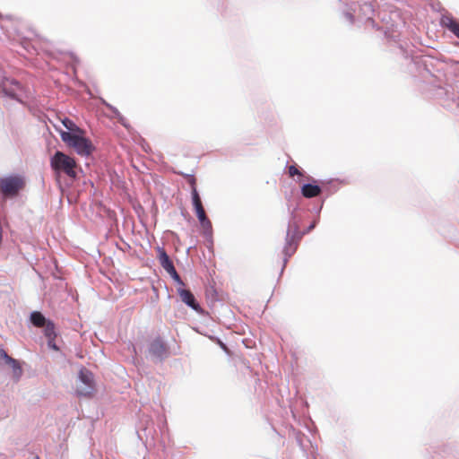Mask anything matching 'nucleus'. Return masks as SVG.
Wrapping results in <instances>:
<instances>
[{
  "mask_svg": "<svg viewBox=\"0 0 459 459\" xmlns=\"http://www.w3.org/2000/svg\"><path fill=\"white\" fill-rule=\"evenodd\" d=\"M293 210L290 212V219L288 223V229L286 231V237H285V245L282 249L283 253V261H282V267L281 269L280 274L281 275L283 273L284 268L289 261V259L295 254L297 251L299 241L301 240L302 237L312 231L316 224L317 220H315L307 228L306 230L300 231L299 226L298 222L296 221V214Z\"/></svg>",
  "mask_w": 459,
  "mask_h": 459,
  "instance_id": "f257e3e1",
  "label": "nucleus"
},
{
  "mask_svg": "<svg viewBox=\"0 0 459 459\" xmlns=\"http://www.w3.org/2000/svg\"><path fill=\"white\" fill-rule=\"evenodd\" d=\"M0 97H7L17 102L23 103L28 98L25 88L15 79L7 77L0 65Z\"/></svg>",
  "mask_w": 459,
  "mask_h": 459,
  "instance_id": "f03ea898",
  "label": "nucleus"
},
{
  "mask_svg": "<svg viewBox=\"0 0 459 459\" xmlns=\"http://www.w3.org/2000/svg\"><path fill=\"white\" fill-rule=\"evenodd\" d=\"M359 11L358 18L365 19L366 22H368L372 28H376L378 30V27L376 25V22L373 20L372 15L374 14V8L371 3L363 2L362 4H351L350 5H346L345 9L342 11V14L344 18L350 24L354 22V14Z\"/></svg>",
  "mask_w": 459,
  "mask_h": 459,
  "instance_id": "7ed1b4c3",
  "label": "nucleus"
},
{
  "mask_svg": "<svg viewBox=\"0 0 459 459\" xmlns=\"http://www.w3.org/2000/svg\"><path fill=\"white\" fill-rule=\"evenodd\" d=\"M50 166L56 173H65L70 178H76V162L74 159L63 152L56 151L50 158Z\"/></svg>",
  "mask_w": 459,
  "mask_h": 459,
  "instance_id": "20e7f679",
  "label": "nucleus"
},
{
  "mask_svg": "<svg viewBox=\"0 0 459 459\" xmlns=\"http://www.w3.org/2000/svg\"><path fill=\"white\" fill-rule=\"evenodd\" d=\"M23 176L15 174L0 178V192L6 197H15L25 187Z\"/></svg>",
  "mask_w": 459,
  "mask_h": 459,
  "instance_id": "39448f33",
  "label": "nucleus"
},
{
  "mask_svg": "<svg viewBox=\"0 0 459 459\" xmlns=\"http://www.w3.org/2000/svg\"><path fill=\"white\" fill-rule=\"evenodd\" d=\"M95 390L94 376L91 370L82 368L78 373L76 393L80 396H90Z\"/></svg>",
  "mask_w": 459,
  "mask_h": 459,
  "instance_id": "423d86ee",
  "label": "nucleus"
},
{
  "mask_svg": "<svg viewBox=\"0 0 459 459\" xmlns=\"http://www.w3.org/2000/svg\"><path fill=\"white\" fill-rule=\"evenodd\" d=\"M68 146L73 147L81 156H88L94 151V146L90 139L85 136V132L77 134L64 141Z\"/></svg>",
  "mask_w": 459,
  "mask_h": 459,
  "instance_id": "0eeeda50",
  "label": "nucleus"
},
{
  "mask_svg": "<svg viewBox=\"0 0 459 459\" xmlns=\"http://www.w3.org/2000/svg\"><path fill=\"white\" fill-rule=\"evenodd\" d=\"M148 352L158 362H162L168 357V349L160 337L150 342Z\"/></svg>",
  "mask_w": 459,
  "mask_h": 459,
  "instance_id": "6e6552de",
  "label": "nucleus"
},
{
  "mask_svg": "<svg viewBox=\"0 0 459 459\" xmlns=\"http://www.w3.org/2000/svg\"><path fill=\"white\" fill-rule=\"evenodd\" d=\"M178 293L182 300L187 307L192 308L194 311L198 313L199 315H204V310L201 307L195 295L191 292V290L178 288Z\"/></svg>",
  "mask_w": 459,
  "mask_h": 459,
  "instance_id": "1a4fd4ad",
  "label": "nucleus"
},
{
  "mask_svg": "<svg viewBox=\"0 0 459 459\" xmlns=\"http://www.w3.org/2000/svg\"><path fill=\"white\" fill-rule=\"evenodd\" d=\"M195 212L203 229L204 237L208 242L212 244V224L210 219L207 217L204 209L199 208V210H195Z\"/></svg>",
  "mask_w": 459,
  "mask_h": 459,
  "instance_id": "9d476101",
  "label": "nucleus"
},
{
  "mask_svg": "<svg viewBox=\"0 0 459 459\" xmlns=\"http://www.w3.org/2000/svg\"><path fill=\"white\" fill-rule=\"evenodd\" d=\"M62 124L65 126V130H60V137L62 141L64 142L66 139H69L70 137L82 133V129L79 127L73 120H71L68 117H65L62 120Z\"/></svg>",
  "mask_w": 459,
  "mask_h": 459,
  "instance_id": "9b49d317",
  "label": "nucleus"
},
{
  "mask_svg": "<svg viewBox=\"0 0 459 459\" xmlns=\"http://www.w3.org/2000/svg\"><path fill=\"white\" fill-rule=\"evenodd\" d=\"M180 174L182 176H184L185 178H188V183L191 186L192 204L194 206L195 211L199 210V208H204L202 201H201V197L196 189V186H195L196 182H195V178L194 175L184 174V173H180Z\"/></svg>",
  "mask_w": 459,
  "mask_h": 459,
  "instance_id": "f8f14e48",
  "label": "nucleus"
},
{
  "mask_svg": "<svg viewBox=\"0 0 459 459\" xmlns=\"http://www.w3.org/2000/svg\"><path fill=\"white\" fill-rule=\"evenodd\" d=\"M440 24L459 39V20L455 19L449 13H446L441 16Z\"/></svg>",
  "mask_w": 459,
  "mask_h": 459,
  "instance_id": "ddd939ff",
  "label": "nucleus"
},
{
  "mask_svg": "<svg viewBox=\"0 0 459 459\" xmlns=\"http://www.w3.org/2000/svg\"><path fill=\"white\" fill-rule=\"evenodd\" d=\"M300 192L305 198H313L320 195L323 193V188L320 184H316V181L313 179V183L303 184Z\"/></svg>",
  "mask_w": 459,
  "mask_h": 459,
  "instance_id": "4468645a",
  "label": "nucleus"
},
{
  "mask_svg": "<svg viewBox=\"0 0 459 459\" xmlns=\"http://www.w3.org/2000/svg\"><path fill=\"white\" fill-rule=\"evenodd\" d=\"M320 186L327 196L332 195L339 190L340 182L337 179L322 180Z\"/></svg>",
  "mask_w": 459,
  "mask_h": 459,
  "instance_id": "2eb2a0df",
  "label": "nucleus"
},
{
  "mask_svg": "<svg viewBox=\"0 0 459 459\" xmlns=\"http://www.w3.org/2000/svg\"><path fill=\"white\" fill-rule=\"evenodd\" d=\"M157 253L159 262L164 270L169 269L174 265L172 260L169 258V255L163 247H158Z\"/></svg>",
  "mask_w": 459,
  "mask_h": 459,
  "instance_id": "dca6fc26",
  "label": "nucleus"
},
{
  "mask_svg": "<svg viewBox=\"0 0 459 459\" xmlns=\"http://www.w3.org/2000/svg\"><path fill=\"white\" fill-rule=\"evenodd\" d=\"M384 30L385 36L386 39L393 40L394 42L400 41V32L398 30V25L394 26V24L389 25L388 23H386L385 26L384 27Z\"/></svg>",
  "mask_w": 459,
  "mask_h": 459,
  "instance_id": "f3484780",
  "label": "nucleus"
},
{
  "mask_svg": "<svg viewBox=\"0 0 459 459\" xmlns=\"http://www.w3.org/2000/svg\"><path fill=\"white\" fill-rule=\"evenodd\" d=\"M48 320L40 311H32L30 315V322L36 327H43Z\"/></svg>",
  "mask_w": 459,
  "mask_h": 459,
  "instance_id": "a211bd4d",
  "label": "nucleus"
},
{
  "mask_svg": "<svg viewBox=\"0 0 459 459\" xmlns=\"http://www.w3.org/2000/svg\"><path fill=\"white\" fill-rule=\"evenodd\" d=\"M7 365H9L12 368L13 377L16 380H19L22 375V368L19 360L13 358V362H8Z\"/></svg>",
  "mask_w": 459,
  "mask_h": 459,
  "instance_id": "6ab92c4d",
  "label": "nucleus"
},
{
  "mask_svg": "<svg viewBox=\"0 0 459 459\" xmlns=\"http://www.w3.org/2000/svg\"><path fill=\"white\" fill-rule=\"evenodd\" d=\"M43 327V333L46 338L56 337V327L53 321L49 319Z\"/></svg>",
  "mask_w": 459,
  "mask_h": 459,
  "instance_id": "aec40b11",
  "label": "nucleus"
},
{
  "mask_svg": "<svg viewBox=\"0 0 459 459\" xmlns=\"http://www.w3.org/2000/svg\"><path fill=\"white\" fill-rule=\"evenodd\" d=\"M288 173H289L290 177L303 175L302 171H300V169L298 168V166L296 164L289 166Z\"/></svg>",
  "mask_w": 459,
  "mask_h": 459,
  "instance_id": "412c9836",
  "label": "nucleus"
},
{
  "mask_svg": "<svg viewBox=\"0 0 459 459\" xmlns=\"http://www.w3.org/2000/svg\"><path fill=\"white\" fill-rule=\"evenodd\" d=\"M0 359L4 360L6 364L8 362H13V358L9 356L4 349H0Z\"/></svg>",
  "mask_w": 459,
  "mask_h": 459,
  "instance_id": "4be33fe9",
  "label": "nucleus"
},
{
  "mask_svg": "<svg viewBox=\"0 0 459 459\" xmlns=\"http://www.w3.org/2000/svg\"><path fill=\"white\" fill-rule=\"evenodd\" d=\"M117 119V122L123 126L125 128L129 129L130 125L127 121V119L121 114L118 117H116Z\"/></svg>",
  "mask_w": 459,
  "mask_h": 459,
  "instance_id": "5701e85b",
  "label": "nucleus"
},
{
  "mask_svg": "<svg viewBox=\"0 0 459 459\" xmlns=\"http://www.w3.org/2000/svg\"><path fill=\"white\" fill-rule=\"evenodd\" d=\"M48 339V347L54 351H59V347L56 343V337L47 338Z\"/></svg>",
  "mask_w": 459,
  "mask_h": 459,
  "instance_id": "b1692460",
  "label": "nucleus"
},
{
  "mask_svg": "<svg viewBox=\"0 0 459 459\" xmlns=\"http://www.w3.org/2000/svg\"><path fill=\"white\" fill-rule=\"evenodd\" d=\"M107 108L112 112L114 117H117L119 115H121L119 110L116 107L112 106L111 104H107Z\"/></svg>",
  "mask_w": 459,
  "mask_h": 459,
  "instance_id": "393cba45",
  "label": "nucleus"
},
{
  "mask_svg": "<svg viewBox=\"0 0 459 459\" xmlns=\"http://www.w3.org/2000/svg\"><path fill=\"white\" fill-rule=\"evenodd\" d=\"M171 278H172V279L174 280V281H175V282H177L178 285H180V286H184V285H185L184 281H182V279L180 278V276H179V274H178V273H176V274H175V275H173Z\"/></svg>",
  "mask_w": 459,
  "mask_h": 459,
  "instance_id": "a878e982",
  "label": "nucleus"
},
{
  "mask_svg": "<svg viewBox=\"0 0 459 459\" xmlns=\"http://www.w3.org/2000/svg\"><path fill=\"white\" fill-rule=\"evenodd\" d=\"M165 271L170 275V277H172L173 275L178 273V272H177V270H176L174 265L172 267H170L169 269H167Z\"/></svg>",
  "mask_w": 459,
  "mask_h": 459,
  "instance_id": "bb28decb",
  "label": "nucleus"
},
{
  "mask_svg": "<svg viewBox=\"0 0 459 459\" xmlns=\"http://www.w3.org/2000/svg\"><path fill=\"white\" fill-rule=\"evenodd\" d=\"M323 205H324V200L321 202V204H320V205H319L318 207H315V208H314V212H315L317 215H319V213H320V212H321V210H322V208H323Z\"/></svg>",
  "mask_w": 459,
  "mask_h": 459,
  "instance_id": "cd10ccee",
  "label": "nucleus"
},
{
  "mask_svg": "<svg viewBox=\"0 0 459 459\" xmlns=\"http://www.w3.org/2000/svg\"><path fill=\"white\" fill-rule=\"evenodd\" d=\"M0 18L11 21L13 19V16L9 14L4 16L3 14L0 13Z\"/></svg>",
  "mask_w": 459,
  "mask_h": 459,
  "instance_id": "c85d7f7f",
  "label": "nucleus"
},
{
  "mask_svg": "<svg viewBox=\"0 0 459 459\" xmlns=\"http://www.w3.org/2000/svg\"><path fill=\"white\" fill-rule=\"evenodd\" d=\"M219 344H220L221 348L223 349L224 351L228 350L226 344L223 343L221 341H219Z\"/></svg>",
  "mask_w": 459,
  "mask_h": 459,
  "instance_id": "c756f323",
  "label": "nucleus"
},
{
  "mask_svg": "<svg viewBox=\"0 0 459 459\" xmlns=\"http://www.w3.org/2000/svg\"><path fill=\"white\" fill-rule=\"evenodd\" d=\"M399 48H400L401 51L403 52V54H405V52H404V50H403V44H401V43H400V44H399Z\"/></svg>",
  "mask_w": 459,
  "mask_h": 459,
  "instance_id": "7c9ffc66",
  "label": "nucleus"
},
{
  "mask_svg": "<svg viewBox=\"0 0 459 459\" xmlns=\"http://www.w3.org/2000/svg\"><path fill=\"white\" fill-rule=\"evenodd\" d=\"M455 456L456 457V459H459V450L455 452Z\"/></svg>",
  "mask_w": 459,
  "mask_h": 459,
  "instance_id": "2f4dec72",
  "label": "nucleus"
},
{
  "mask_svg": "<svg viewBox=\"0 0 459 459\" xmlns=\"http://www.w3.org/2000/svg\"><path fill=\"white\" fill-rule=\"evenodd\" d=\"M102 103L107 107V104H108L107 101H105L104 100H102Z\"/></svg>",
  "mask_w": 459,
  "mask_h": 459,
  "instance_id": "473e14b6",
  "label": "nucleus"
},
{
  "mask_svg": "<svg viewBox=\"0 0 459 459\" xmlns=\"http://www.w3.org/2000/svg\"><path fill=\"white\" fill-rule=\"evenodd\" d=\"M37 459H39V456H37Z\"/></svg>",
  "mask_w": 459,
  "mask_h": 459,
  "instance_id": "72a5a7b5",
  "label": "nucleus"
}]
</instances>
